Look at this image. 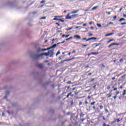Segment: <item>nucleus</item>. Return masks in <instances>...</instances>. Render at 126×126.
<instances>
[{"mask_svg": "<svg viewBox=\"0 0 126 126\" xmlns=\"http://www.w3.org/2000/svg\"><path fill=\"white\" fill-rule=\"evenodd\" d=\"M43 56H45V57H48V56H49V53H42L39 55H38L37 54H32L31 56V57L32 58V59H34L35 60H38V59H39V57H42Z\"/></svg>", "mask_w": 126, "mask_h": 126, "instance_id": "obj_1", "label": "nucleus"}, {"mask_svg": "<svg viewBox=\"0 0 126 126\" xmlns=\"http://www.w3.org/2000/svg\"><path fill=\"white\" fill-rule=\"evenodd\" d=\"M57 46V44H54V45H53L52 47L48 48L47 49H41L40 48L37 49V52H45V51H47L48 50H51V49H54V48H56Z\"/></svg>", "mask_w": 126, "mask_h": 126, "instance_id": "obj_2", "label": "nucleus"}, {"mask_svg": "<svg viewBox=\"0 0 126 126\" xmlns=\"http://www.w3.org/2000/svg\"><path fill=\"white\" fill-rule=\"evenodd\" d=\"M48 55L50 56V58H52L54 55V49L50 50L48 51Z\"/></svg>", "mask_w": 126, "mask_h": 126, "instance_id": "obj_3", "label": "nucleus"}, {"mask_svg": "<svg viewBox=\"0 0 126 126\" xmlns=\"http://www.w3.org/2000/svg\"><path fill=\"white\" fill-rule=\"evenodd\" d=\"M79 16H78V14L72 15L71 16V19H74Z\"/></svg>", "mask_w": 126, "mask_h": 126, "instance_id": "obj_4", "label": "nucleus"}, {"mask_svg": "<svg viewBox=\"0 0 126 126\" xmlns=\"http://www.w3.org/2000/svg\"><path fill=\"white\" fill-rule=\"evenodd\" d=\"M71 16H70V13H69L65 17V19H71Z\"/></svg>", "mask_w": 126, "mask_h": 126, "instance_id": "obj_5", "label": "nucleus"}, {"mask_svg": "<svg viewBox=\"0 0 126 126\" xmlns=\"http://www.w3.org/2000/svg\"><path fill=\"white\" fill-rule=\"evenodd\" d=\"M37 66H38L39 68H43V67H44V65H43V64L38 63Z\"/></svg>", "mask_w": 126, "mask_h": 126, "instance_id": "obj_6", "label": "nucleus"}, {"mask_svg": "<svg viewBox=\"0 0 126 126\" xmlns=\"http://www.w3.org/2000/svg\"><path fill=\"white\" fill-rule=\"evenodd\" d=\"M91 55H94V56H97V55H99V52H93L91 53Z\"/></svg>", "mask_w": 126, "mask_h": 126, "instance_id": "obj_7", "label": "nucleus"}, {"mask_svg": "<svg viewBox=\"0 0 126 126\" xmlns=\"http://www.w3.org/2000/svg\"><path fill=\"white\" fill-rule=\"evenodd\" d=\"M78 11H79V10H77L76 11H72L70 13V14H75V13H77V12H78Z\"/></svg>", "mask_w": 126, "mask_h": 126, "instance_id": "obj_8", "label": "nucleus"}, {"mask_svg": "<svg viewBox=\"0 0 126 126\" xmlns=\"http://www.w3.org/2000/svg\"><path fill=\"white\" fill-rule=\"evenodd\" d=\"M74 38H76V39H81V37H80V36L78 35H75L74 36Z\"/></svg>", "mask_w": 126, "mask_h": 126, "instance_id": "obj_9", "label": "nucleus"}, {"mask_svg": "<svg viewBox=\"0 0 126 126\" xmlns=\"http://www.w3.org/2000/svg\"><path fill=\"white\" fill-rule=\"evenodd\" d=\"M97 8H99V6H94L92 8V10H95L96 9H97Z\"/></svg>", "mask_w": 126, "mask_h": 126, "instance_id": "obj_10", "label": "nucleus"}, {"mask_svg": "<svg viewBox=\"0 0 126 126\" xmlns=\"http://www.w3.org/2000/svg\"><path fill=\"white\" fill-rule=\"evenodd\" d=\"M115 34L114 32H112V33H108V34H107L105 35V37H108V36H111V35H113Z\"/></svg>", "mask_w": 126, "mask_h": 126, "instance_id": "obj_11", "label": "nucleus"}, {"mask_svg": "<svg viewBox=\"0 0 126 126\" xmlns=\"http://www.w3.org/2000/svg\"><path fill=\"white\" fill-rule=\"evenodd\" d=\"M58 21H60V22H63L64 21H63V20L59 19Z\"/></svg>", "mask_w": 126, "mask_h": 126, "instance_id": "obj_12", "label": "nucleus"}, {"mask_svg": "<svg viewBox=\"0 0 126 126\" xmlns=\"http://www.w3.org/2000/svg\"><path fill=\"white\" fill-rule=\"evenodd\" d=\"M58 18L57 17H55L54 19H53V20H56V21H59V19H58Z\"/></svg>", "mask_w": 126, "mask_h": 126, "instance_id": "obj_13", "label": "nucleus"}, {"mask_svg": "<svg viewBox=\"0 0 126 126\" xmlns=\"http://www.w3.org/2000/svg\"><path fill=\"white\" fill-rule=\"evenodd\" d=\"M126 91L124 90V93H123V96H125V95H126Z\"/></svg>", "mask_w": 126, "mask_h": 126, "instance_id": "obj_14", "label": "nucleus"}, {"mask_svg": "<svg viewBox=\"0 0 126 126\" xmlns=\"http://www.w3.org/2000/svg\"><path fill=\"white\" fill-rule=\"evenodd\" d=\"M96 25L99 28L102 27V26L101 25L99 24H97Z\"/></svg>", "mask_w": 126, "mask_h": 126, "instance_id": "obj_15", "label": "nucleus"}, {"mask_svg": "<svg viewBox=\"0 0 126 126\" xmlns=\"http://www.w3.org/2000/svg\"><path fill=\"white\" fill-rule=\"evenodd\" d=\"M90 39H91V40H96L97 38H96L95 37H92V38H90Z\"/></svg>", "mask_w": 126, "mask_h": 126, "instance_id": "obj_16", "label": "nucleus"}, {"mask_svg": "<svg viewBox=\"0 0 126 126\" xmlns=\"http://www.w3.org/2000/svg\"><path fill=\"white\" fill-rule=\"evenodd\" d=\"M123 20H125L124 18H121L119 20V21L121 22L123 21Z\"/></svg>", "mask_w": 126, "mask_h": 126, "instance_id": "obj_17", "label": "nucleus"}, {"mask_svg": "<svg viewBox=\"0 0 126 126\" xmlns=\"http://www.w3.org/2000/svg\"><path fill=\"white\" fill-rule=\"evenodd\" d=\"M113 41H115V39H111V40H110L109 41H108V43H110V42H112Z\"/></svg>", "mask_w": 126, "mask_h": 126, "instance_id": "obj_18", "label": "nucleus"}, {"mask_svg": "<svg viewBox=\"0 0 126 126\" xmlns=\"http://www.w3.org/2000/svg\"><path fill=\"white\" fill-rule=\"evenodd\" d=\"M106 13L108 15H110L111 14V12H106Z\"/></svg>", "mask_w": 126, "mask_h": 126, "instance_id": "obj_19", "label": "nucleus"}, {"mask_svg": "<svg viewBox=\"0 0 126 126\" xmlns=\"http://www.w3.org/2000/svg\"><path fill=\"white\" fill-rule=\"evenodd\" d=\"M60 54H61V52L58 51L57 53L56 54V57L57 56H58V55H60Z\"/></svg>", "mask_w": 126, "mask_h": 126, "instance_id": "obj_20", "label": "nucleus"}, {"mask_svg": "<svg viewBox=\"0 0 126 126\" xmlns=\"http://www.w3.org/2000/svg\"><path fill=\"white\" fill-rule=\"evenodd\" d=\"M72 39V37H69V38H67L66 39V41H68V40H70V39Z\"/></svg>", "mask_w": 126, "mask_h": 126, "instance_id": "obj_21", "label": "nucleus"}, {"mask_svg": "<svg viewBox=\"0 0 126 126\" xmlns=\"http://www.w3.org/2000/svg\"><path fill=\"white\" fill-rule=\"evenodd\" d=\"M120 119H117L116 120H115V123H119V122H120Z\"/></svg>", "mask_w": 126, "mask_h": 126, "instance_id": "obj_22", "label": "nucleus"}, {"mask_svg": "<svg viewBox=\"0 0 126 126\" xmlns=\"http://www.w3.org/2000/svg\"><path fill=\"white\" fill-rule=\"evenodd\" d=\"M116 19H117V16H115L114 17H113V20H116Z\"/></svg>", "mask_w": 126, "mask_h": 126, "instance_id": "obj_23", "label": "nucleus"}, {"mask_svg": "<svg viewBox=\"0 0 126 126\" xmlns=\"http://www.w3.org/2000/svg\"><path fill=\"white\" fill-rule=\"evenodd\" d=\"M40 19L42 20V19H46V17H43L40 18Z\"/></svg>", "mask_w": 126, "mask_h": 126, "instance_id": "obj_24", "label": "nucleus"}, {"mask_svg": "<svg viewBox=\"0 0 126 126\" xmlns=\"http://www.w3.org/2000/svg\"><path fill=\"white\" fill-rule=\"evenodd\" d=\"M67 84H71V81H68L67 82Z\"/></svg>", "mask_w": 126, "mask_h": 126, "instance_id": "obj_25", "label": "nucleus"}, {"mask_svg": "<svg viewBox=\"0 0 126 126\" xmlns=\"http://www.w3.org/2000/svg\"><path fill=\"white\" fill-rule=\"evenodd\" d=\"M54 17H57L58 18H61V17H63V16H55Z\"/></svg>", "mask_w": 126, "mask_h": 126, "instance_id": "obj_26", "label": "nucleus"}, {"mask_svg": "<svg viewBox=\"0 0 126 126\" xmlns=\"http://www.w3.org/2000/svg\"><path fill=\"white\" fill-rule=\"evenodd\" d=\"M121 25H126V23H122Z\"/></svg>", "mask_w": 126, "mask_h": 126, "instance_id": "obj_27", "label": "nucleus"}, {"mask_svg": "<svg viewBox=\"0 0 126 126\" xmlns=\"http://www.w3.org/2000/svg\"><path fill=\"white\" fill-rule=\"evenodd\" d=\"M78 28H81V27H80V26L76 27V29H78Z\"/></svg>", "mask_w": 126, "mask_h": 126, "instance_id": "obj_28", "label": "nucleus"}, {"mask_svg": "<svg viewBox=\"0 0 126 126\" xmlns=\"http://www.w3.org/2000/svg\"><path fill=\"white\" fill-rule=\"evenodd\" d=\"M115 45H116V43H115L111 44V46H115Z\"/></svg>", "mask_w": 126, "mask_h": 126, "instance_id": "obj_29", "label": "nucleus"}, {"mask_svg": "<svg viewBox=\"0 0 126 126\" xmlns=\"http://www.w3.org/2000/svg\"><path fill=\"white\" fill-rule=\"evenodd\" d=\"M68 37H69V34L67 35H65V38H68Z\"/></svg>", "mask_w": 126, "mask_h": 126, "instance_id": "obj_30", "label": "nucleus"}, {"mask_svg": "<svg viewBox=\"0 0 126 126\" xmlns=\"http://www.w3.org/2000/svg\"><path fill=\"white\" fill-rule=\"evenodd\" d=\"M41 3H45V0L41 1Z\"/></svg>", "mask_w": 126, "mask_h": 126, "instance_id": "obj_31", "label": "nucleus"}, {"mask_svg": "<svg viewBox=\"0 0 126 126\" xmlns=\"http://www.w3.org/2000/svg\"><path fill=\"white\" fill-rule=\"evenodd\" d=\"M95 102H92L91 103V105H94V104H95Z\"/></svg>", "mask_w": 126, "mask_h": 126, "instance_id": "obj_32", "label": "nucleus"}, {"mask_svg": "<svg viewBox=\"0 0 126 126\" xmlns=\"http://www.w3.org/2000/svg\"><path fill=\"white\" fill-rule=\"evenodd\" d=\"M87 24H84L83 25V26L85 27V26H87Z\"/></svg>", "mask_w": 126, "mask_h": 126, "instance_id": "obj_33", "label": "nucleus"}, {"mask_svg": "<svg viewBox=\"0 0 126 126\" xmlns=\"http://www.w3.org/2000/svg\"><path fill=\"white\" fill-rule=\"evenodd\" d=\"M107 89H108V90H109V89H111V87L108 86V87H107Z\"/></svg>", "mask_w": 126, "mask_h": 126, "instance_id": "obj_34", "label": "nucleus"}, {"mask_svg": "<svg viewBox=\"0 0 126 126\" xmlns=\"http://www.w3.org/2000/svg\"><path fill=\"white\" fill-rule=\"evenodd\" d=\"M89 36H92V33H88Z\"/></svg>", "mask_w": 126, "mask_h": 126, "instance_id": "obj_35", "label": "nucleus"}, {"mask_svg": "<svg viewBox=\"0 0 126 126\" xmlns=\"http://www.w3.org/2000/svg\"><path fill=\"white\" fill-rule=\"evenodd\" d=\"M99 107L100 109H103V106L102 105H100Z\"/></svg>", "mask_w": 126, "mask_h": 126, "instance_id": "obj_36", "label": "nucleus"}, {"mask_svg": "<svg viewBox=\"0 0 126 126\" xmlns=\"http://www.w3.org/2000/svg\"><path fill=\"white\" fill-rule=\"evenodd\" d=\"M68 94H69V96H73V95H72V94H71V93H70Z\"/></svg>", "mask_w": 126, "mask_h": 126, "instance_id": "obj_37", "label": "nucleus"}, {"mask_svg": "<svg viewBox=\"0 0 126 126\" xmlns=\"http://www.w3.org/2000/svg\"><path fill=\"white\" fill-rule=\"evenodd\" d=\"M88 75H89V76H90V75H92V73H90L88 74Z\"/></svg>", "mask_w": 126, "mask_h": 126, "instance_id": "obj_38", "label": "nucleus"}, {"mask_svg": "<svg viewBox=\"0 0 126 126\" xmlns=\"http://www.w3.org/2000/svg\"><path fill=\"white\" fill-rule=\"evenodd\" d=\"M93 109H94V110L96 109V107H95V106H93Z\"/></svg>", "mask_w": 126, "mask_h": 126, "instance_id": "obj_39", "label": "nucleus"}, {"mask_svg": "<svg viewBox=\"0 0 126 126\" xmlns=\"http://www.w3.org/2000/svg\"><path fill=\"white\" fill-rule=\"evenodd\" d=\"M115 45H116V46H119V45H120V44H119V43H115Z\"/></svg>", "mask_w": 126, "mask_h": 126, "instance_id": "obj_40", "label": "nucleus"}, {"mask_svg": "<svg viewBox=\"0 0 126 126\" xmlns=\"http://www.w3.org/2000/svg\"><path fill=\"white\" fill-rule=\"evenodd\" d=\"M123 10V8H121L120 10L119 11H122Z\"/></svg>", "mask_w": 126, "mask_h": 126, "instance_id": "obj_41", "label": "nucleus"}, {"mask_svg": "<svg viewBox=\"0 0 126 126\" xmlns=\"http://www.w3.org/2000/svg\"><path fill=\"white\" fill-rule=\"evenodd\" d=\"M116 94H117V95H118V94H120V92H117L116 93Z\"/></svg>", "mask_w": 126, "mask_h": 126, "instance_id": "obj_42", "label": "nucleus"}, {"mask_svg": "<svg viewBox=\"0 0 126 126\" xmlns=\"http://www.w3.org/2000/svg\"><path fill=\"white\" fill-rule=\"evenodd\" d=\"M114 99H117V96H114Z\"/></svg>", "mask_w": 126, "mask_h": 126, "instance_id": "obj_43", "label": "nucleus"}, {"mask_svg": "<svg viewBox=\"0 0 126 126\" xmlns=\"http://www.w3.org/2000/svg\"><path fill=\"white\" fill-rule=\"evenodd\" d=\"M79 105H82V102L81 101L79 102Z\"/></svg>", "mask_w": 126, "mask_h": 126, "instance_id": "obj_44", "label": "nucleus"}, {"mask_svg": "<svg viewBox=\"0 0 126 126\" xmlns=\"http://www.w3.org/2000/svg\"><path fill=\"white\" fill-rule=\"evenodd\" d=\"M90 40H91V39H90V38H89V39H87L86 41H87H87H90Z\"/></svg>", "mask_w": 126, "mask_h": 126, "instance_id": "obj_45", "label": "nucleus"}, {"mask_svg": "<svg viewBox=\"0 0 126 126\" xmlns=\"http://www.w3.org/2000/svg\"><path fill=\"white\" fill-rule=\"evenodd\" d=\"M109 26V25H106V26H103V27H108Z\"/></svg>", "mask_w": 126, "mask_h": 126, "instance_id": "obj_46", "label": "nucleus"}, {"mask_svg": "<svg viewBox=\"0 0 126 126\" xmlns=\"http://www.w3.org/2000/svg\"><path fill=\"white\" fill-rule=\"evenodd\" d=\"M83 47H87V45H83Z\"/></svg>", "mask_w": 126, "mask_h": 126, "instance_id": "obj_47", "label": "nucleus"}, {"mask_svg": "<svg viewBox=\"0 0 126 126\" xmlns=\"http://www.w3.org/2000/svg\"><path fill=\"white\" fill-rule=\"evenodd\" d=\"M56 24H57V25H58V26H60V24L58 23H56Z\"/></svg>", "mask_w": 126, "mask_h": 126, "instance_id": "obj_48", "label": "nucleus"}, {"mask_svg": "<svg viewBox=\"0 0 126 126\" xmlns=\"http://www.w3.org/2000/svg\"><path fill=\"white\" fill-rule=\"evenodd\" d=\"M123 16H124V17H126V14H124Z\"/></svg>", "mask_w": 126, "mask_h": 126, "instance_id": "obj_49", "label": "nucleus"}, {"mask_svg": "<svg viewBox=\"0 0 126 126\" xmlns=\"http://www.w3.org/2000/svg\"><path fill=\"white\" fill-rule=\"evenodd\" d=\"M82 40H86V38H82Z\"/></svg>", "mask_w": 126, "mask_h": 126, "instance_id": "obj_50", "label": "nucleus"}, {"mask_svg": "<svg viewBox=\"0 0 126 126\" xmlns=\"http://www.w3.org/2000/svg\"><path fill=\"white\" fill-rule=\"evenodd\" d=\"M85 103V104H88V102H87V101H86Z\"/></svg>", "mask_w": 126, "mask_h": 126, "instance_id": "obj_51", "label": "nucleus"}, {"mask_svg": "<svg viewBox=\"0 0 126 126\" xmlns=\"http://www.w3.org/2000/svg\"><path fill=\"white\" fill-rule=\"evenodd\" d=\"M112 45H111V44L108 46V48H111V47H112Z\"/></svg>", "mask_w": 126, "mask_h": 126, "instance_id": "obj_52", "label": "nucleus"}, {"mask_svg": "<svg viewBox=\"0 0 126 126\" xmlns=\"http://www.w3.org/2000/svg\"><path fill=\"white\" fill-rule=\"evenodd\" d=\"M74 53H75V51H73V52H72V54H74Z\"/></svg>", "mask_w": 126, "mask_h": 126, "instance_id": "obj_53", "label": "nucleus"}, {"mask_svg": "<svg viewBox=\"0 0 126 126\" xmlns=\"http://www.w3.org/2000/svg\"><path fill=\"white\" fill-rule=\"evenodd\" d=\"M89 24H90V25H91V24H92V22H90Z\"/></svg>", "mask_w": 126, "mask_h": 126, "instance_id": "obj_54", "label": "nucleus"}, {"mask_svg": "<svg viewBox=\"0 0 126 126\" xmlns=\"http://www.w3.org/2000/svg\"><path fill=\"white\" fill-rule=\"evenodd\" d=\"M62 37H65V35H64V34H63V35H62Z\"/></svg>", "mask_w": 126, "mask_h": 126, "instance_id": "obj_55", "label": "nucleus"}, {"mask_svg": "<svg viewBox=\"0 0 126 126\" xmlns=\"http://www.w3.org/2000/svg\"><path fill=\"white\" fill-rule=\"evenodd\" d=\"M111 96H112V95H111V94H109V95H108V97L110 98V97H111Z\"/></svg>", "mask_w": 126, "mask_h": 126, "instance_id": "obj_56", "label": "nucleus"}, {"mask_svg": "<svg viewBox=\"0 0 126 126\" xmlns=\"http://www.w3.org/2000/svg\"><path fill=\"white\" fill-rule=\"evenodd\" d=\"M91 82L94 81V79H93L92 80H91Z\"/></svg>", "mask_w": 126, "mask_h": 126, "instance_id": "obj_57", "label": "nucleus"}, {"mask_svg": "<svg viewBox=\"0 0 126 126\" xmlns=\"http://www.w3.org/2000/svg\"><path fill=\"white\" fill-rule=\"evenodd\" d=\"M117 90V88L114 89V91Z\"/></svg>", "mask_w": 126, "mask_h": 126, "instance_id": "obj_58", "label": "nucleus"}, {"mask_svg": "<svg viewBox=\"0 0 126 126\" xmlns=\"http://www.w3.org/2000/svg\"><path fill=\"white\" fill-rule=\"evenodd\" d=\"M77 94H78V93H75V95H77Z\"/></svg>", "mask_w": 126, "mask_h": 126, "instance_id": "obj_59", "label": "nucleus"}, {"mask_svg": "<svg viewBox=\"0 0 126 126\" xmlns=\"http://www.w3.org/2000/svg\"><path fill=\"white\" fill-rule=\"evenodd\" d=\"M63 43H64V41L62 42H61V44H63Z\"/></svg>", "mask_w": 126, "mask_h": 126, "instance_id": "obj_60", "label": "nucleus"}, {"mask_svg": "<svg viewBox=\"0 0 126 126\" xmlns=\"http://www.w3.org/2000/svg\"><path fill=\"white\" fill-rule=\"evenodd\" d=\"M109 24H113V23H112V22H110V23H109Z\"/></svg>", "mask_w": 126, "mask_h": 126, "instance_id": "obj_61", "label": "nucleus"}, {"mask_svg": "<svg viewBox=\"0 0 126 126\" xmlns=\"http://www.w3.org/2000/svg\"><path fill=\"white\" fill-rule=\"evenodd\" d=\"M7 112L8 114H10V112L9 111H8Z\"/></svg>", "mask_w": 126, "mask_h": 126, "instance_id": "obj_62", "label": "nucleus"}, {"mask_svg": "<svg viewBox=\"0 0 126 126\" xmlns=\"http://www.w3.org/2000/svg\"><path fill=\"white\" fill-rule=\"evenodd\" d=\"M115 77L112 78V80H114Z\"/></svg>", "mask_w": 126, "mask_h": 126, "instance_id": "obj_63", "label": "nucleus"}, {"mask_svg": "<svg viewBox=\"0 0 126 126\" xmlns=\"http://www.w3.org/2000/svg\"><path fill=\"white\" fill-rule=\"evenodd\" d=\"M69 96V94H67V98H68V96Z\"/></svg>", "mask_w": 126, "mask_h": 126, "instance_id": "obj_64", "label": "nucleus"}]
</instances>
